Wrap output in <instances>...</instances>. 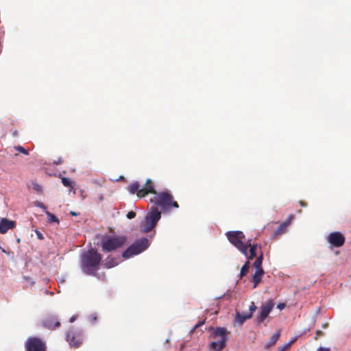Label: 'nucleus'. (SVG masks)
<instances>
[{"label":"nucleus","mask_w":351,"mask_h":351,"mask_svg":"<svg viewBox=\"0 0 351 351\" xmlns=\"http://www.w3.org/2000/svg\"><path fill=\"white\" fill-rule=\"evenodd\" d=\"M71 214L72 215H74V216H76V215H77V214H76L75 212H73V211H71Z\"/></svg>","instance_id":"42"},{"label":"nucleus","mask_w":351,"mask_h":351,"mask_svg":"<svg viewBox=\"0 0 351 351\" xmlns=\"http://www.w3.org/2000/svg\"><path fill=\"white\" fill-rule=\"evenodd\" d=\"M99 200H100V201L103 200V199H104V196H103V195L101 194V195L99 196Z\"/></svg>","instance_id":"41"},{"label":"nucleus","mask_w":351,"mask_h":351,"mask_svg":"<svg viewBox=\"0 0 351 351\" xmlns=\"http://www.w3.org/2000/svg\"><path fill=\"white\" fill-rule=\"evenodd\" d=\"M161 217V213L156 206H153L152 210L147 214L143 225L141 226L142 231L147 233L151 231L156 225Z\"/></svg>","instance_id":"8"},{"label":"nucleus","mask_w":351,"mask_h":351,"mask_svg":"<svg viewBox=\"0 0 351 351\" xmlns=\"http://www.w3.org/2000/svg\"><path fill=\"white\" fill-rule=\"evenodd\" d=\"M328 242L333 247H340L343 245L346 239L340 232H332L327 237Z\"/></svg>","instance_id":"11"},{"label":"nucleus","mask_w":351,"mask_h":351,"mask_svg":"<svg viewBox=\"0 0 351 351\" xmlns=\"http://www.w3.org/2000/svg\"><path fill=\"white\" fill-rule=\"evenodd\" d=\"M33 189L38 193L42 192V186L37 182L32 183Z\"/></svg>","instance_id":"25"},{"label":"nucleus","mask_w":351,"mask_h":351,"mask_svg":"<svg viewBox=\"0 0 351 351\" xmlns=\"http://www.w3.org/2000/svg\"><path fill=\"white\" fill-rule=\"evenodd\" d=\"M205 321L199 322L197 324L195 325V326L193 328V330H196L198 327L203 325L204 324Z\"/></svg>","instance_id":"30"},{"label":"nucleus","mask_w":351,"mask_h":351,"mask_svg":"<svg viewBox=\"0 0 351 351\" xmlns=\"http://www.w3.org/2000/svg\"><path fill=\"white\" fill-rule=\"evenodd\" d=\"M36 205H37L38 206H39V207L42 208H43V209H44V210H45V209H46L45 206L43 203H41V202H37V204H36Z\"/></svg>","instance_id":"34"},{"label":"nucleus","mask_w":351,"mask_h":351,"mask_svg":"<svg viewBox=\"0 0 351 351\" xmlns=\"http://www.w3.org/2000/svg\"><path fill=\"white\" fill-rule=\"evenodd\" d=\"M106 265H107V267H108V268H110V267H114V264L107 262V263H106Z\"/></svg>","instance_id":"36"},{"label":"nucleus","mask_w":351,"mask_h":351,"mask_svg":"<svg viewBox=\"0 0 351 351\" xmlns=\"http://www.w3.org/2000/svg\"><path fill=\"white\" fill-rule=\"evenodd\" d=\"M12 135H13V136H17L19 135V132L17 130H14L12 132Z\"/></svg>","instance_id":"39"},{"label":"nucleus","mask_w":351,"mask_h":351,"mask_svg":"<svg viewBox=\"0 0 351 351\" xmlns=\"http://www.w3.org/2000/svg\"><path fill=\"white\" fill-rule=\"evenodd\" d=\"M274 302L272 300H268L262 304L258 315H257L256 319L258 324H261L265 321L267 317L270 312L274 307Z\"/></svg>","instance_id":"10"},{"label":"nucleus","mask_w":351,"mask_h":351,"mask_svg":"<svg viewBox=\"0 0 351 351\" xmlns=\"http://www.w3.org/2000/svg\"><path fill=\"white\" fill-rule=\"evenodd\" d=\"M263 261V254L262 252H261L260 255L257 257V258L253 263V266L255 267L256 271H258L259 269H263L262 267Z\"/></svg>","instance_id":"20"},{"label":"nucleus","mask_w":351,"mask_h":351,"mask_svg":"<svg viewBox=\"0 0 351 351\" xmlns=\"http://www.w3.org/2000/svg\"><path fill=\"white\" fill-rule=\"evenodd\" d=\"M23 280L31 286H33L35 283L34 281H33L32 279L29 276H23Z\"/></svg>","instance_id":"26"},{"label":"nucleus","mask_w":351,"mask_h":351,"mask_svg":"<svg viewBox=\"0 0 351 351\" xmlns=\"http://www.w3.org/2000/svg\"><path fill=\"white\" fill-rule=\"evenodd\" d=\"M62 184L66 187L73 188V182L71 178L62 177L61 178Z\"/></svg>","instance_id":"22"},{"label":"nucleus","mask_w":351,"mask_h":351,"mask_svg":"<svg viewBox=\"0 0 351 351\" xmlns=\"http://www.w3.org/2000/svg\"><path fill=\"white\" fill-rule=\"evenodd\" d=\"M280 331L276 330L273 334V335L270 338L268 343L265 345V348L268 349V348L272 347L273 346H274L276 344V343L277 342V341L278 340V339L280 338Z\"/></svg>","instance_id":"19"},{"label":"nucleus","mask_w":351,"mask_h":351,"mask_svg":"<svg viewBox=\"0 0 351 351\" xmlns=\"http://www.w3.org/2000/svg\"><path fill=\"white\" fill-rule=\"evenodd\" d=\"M250 269V261H247L241 267L240 272V278H242L246 275Z\"/></svg>","instance_id":"21"},{"label":"nucleus","mask_w":351,"mask_h":351,"mask_svg":"<svg viewBox=\"0 0 351 351\" xmlns=\"http://www.w3.org/2000/svg\"><path fill=\"white\" fill-rule=\"evenodd\" d=\"M250 247V250H249V252L247 250V254H244L247 261H250V260H252L254 257L256 256V250H257V247H258V245L257 244H251L250 243V245L248 247V248Z\"/></svg>","instance_id":"18"},{"label":"nucleus","mask_w":351,"mask_h":351,"mask_svg":"<svg viewBox=\"0 0 351 351\" xmlns=\"http://www.w3.org/2000/svg\"><path fill=\"white\" fill-rule=\"evenodd\" d=\"M125 236L105 235L101 240L103 252H110L121 247L126 243Z\"/></svg>","instance_id":"2"},{"label":"nucleus","mask_w":351,"mask_h":351,"mask_svg":"<svg viewBox=\"0 0 351 351\" xmlns=\"http://www.w3.org/2000/svg\"><path fill=\"white\" fill-rule=\"evenodd\" d=\"M66 341L75 348H78L82 343L83 338L81 333L69 330L66 334Z\"/></svg>","instance_id":"12"},{"label":"nucleus","mask_w":351,"mask_h":351,"mask_svg":"<svg viewBox=\"0 0 351 351\" xmlns=\"http://www.w3.org/2000/svg\"><path fill=\"white\" fill-rule=\"evenodd\" d=\"M228 241L241 253L247 254V250L250 245V240L245 241V235L241 231H229L226 233Z\"/></svg>","instance_id":"4"},{"label":"nucleus","mask_w":351,"mask_h":351,"mask_svg":"<svg viewBox=\"0 0 351 351\" xmlns=\"http://www.w3.org/2000/svg\"><path fill=\"white\" fill-rule=\"evenodd\" d=\"M293 218V215H290L285 221H284L283 223L280 224L279 226L278 227V228L276 229V230L275 231V232L274 234V237H277L278 236H280V235L284 234L286 232V230H287V227L289 226Z\"/></svg>","instance_id":"16"},{"label":"nucleus","mask_w":351,"mask_h":351,"mask_svg":"<svg viewBox=\"0 0 351 351\" xmlns=\"http://www.w3.org/2000/svg\"><path fill=\"white\" fill-rule=\"evenodd\" d=\"M14 148L20 153L27 156L29 155V152L21 145L14 146Z\"/></svg>","instance_id":"24"},{"label":"nucleus","mask_w":351,"mask_h":351,"mask_svg":"<svg viewBox=\"0 0 351 351\" xmlns=\"http://www.w3.org/2000/svg\"><path fill=\"white\" fill-rule=\"evenodd\" d=\"M46 214L47 215V219L49 222L59 223V220H58V217L56 216H55L53 214H52L49 212H46Z\"/></svg>","instance_id":"23"},{"label":"nucleus","mask_w":351,"mask_h":351,"mask_svg":"<svg viewBox=\"0 0 351 351\" xmlns=\"http://www.w3.org/2000/svg\"><path fill=\"white\" fill-rule=\"evenodd\" d=\"M42 325L47 329L56 330L60 326L61 324L56 315H49L43 319Z\"/></svg>","instance_id":"13"},{"label":"nucleus","mask_w":351,"mask_h":351,"mask_svg":"<svg viewBox=\"0 0 351 351\" xmlns=\"http://www.w3.org/2000/svg\"><path fill=\"white\" fill-rule=\"evenodd\" d=\"M102 256L95 249L91 248L81 256V269L87 275L96 276L100 268Z\"/></svg>","instance_id":"1"},{"label":"nucleus","mask_w":351,"mask_h":351,"mask_svg":"<svg viewBox=\"0 0 351 351\" xmlns=\"http://www.w3.org/2000/svg\"><path fill=\"white\" fill-rule=\"evenodd\" d=\"M317 351H330V350L328 348L319 347L317 348Z\"/></svg>","instance_id":"31"},{"label":"nucleus","mask_w":351,"mask_h":351,"mask_svg":"<svg viewBox=\"0 0 351 351\" xmlns=\"http://www.w3.org/2000/svg\"><path fill=\"white\" fill-rule=\"evenodd\" d=\"M229 332L226 328L217 327L212 335L215 341L210 344V348L215 351H221L226 346V342L228 339Z\"/></svg>","instance_id":"6"},{"label":"nucleus","mask_w":351,"mask_h":351,"mask_svg":"<svg viewBox=\"0 0 351 351\" xmlns=\"http://www.w3.org/2000/svg\"><path fill=\"white\" fill-rule=\"evenodd\" d=\"M140 187V183L136 181L130 184L127 189L131 194H136L138 197H144L149 193L155 195L158 193L155 189L154 183L150 179L146 180L142 188Z\"/></svg>","instance_id":"3"},{"label":"nucleus","mask_w":351,"mask_h":351,"mask_svg":"<svg viewBox=\"0 0 351 351\" xmlns=\"http://www.w3.org/2000/svg\"><path fill=\"white\" fill-rule=\"evenodd\" d=\"M16 226L14 221L6 218H0V233L5 234L8 230L13 229Z\"/></svg>","instance_id":"15"},{"label":"nucleus","mask_w":351,"mask_h":351,"mask_svg":"<svg viewBox=\"0 0 351 351\" xmlns=\"http://www.w3.org/2000/svg\"><path fill=\"white\" fill-rule=\"evenodd\" d=\"M300 204L301 205V206L302 207H305L306 206V203L303 202V201H300Z\"/></svg>","instance_id":"37"},{"label":"nucleus","mask_w":351,"mask_h":351,"mask_svg":"<svg viewBox=\"0 0 351 351\" xmlns=\"http://www.w3.org/2000/svg\"><path fill=\"white\" fill-rule=\"evenodd\" d=\"M90 320L92 322H96V320H97V317H96V315H91L90 316Z\"/></svg>","instance_id":"33"},{"label":"nucleus","mask_w":351,"mask_h":351,"mask_svg":"<svg viewBox=\"0 0 351 351\" xmlns=\"http://www.w3.org/2000/svg\"><path fill=\"white\" fill-rule=\"evenodd\" d=\"M322 335H323L322 331L318 330L316 331V335L315 336L314 339L317 340L319 337L322 336Z\"/></svg>","instance_id":"29"},{"label":"nucleus","mask_w":351,"mask_h":351,"mask_svg":"<svg viewBox=\"0 0 351 351\" xmlns=\"http://www.w3.org/2000/svg\"><path fill=\"white\" fill-rule=\"evenodd\" d=\"M285 307V304L284 303H280L278 305V308L280 309H283Z\"/></svg>","instance_id":"35"},{"label":"nucleus","mask_w":351,"mask_h":351,"mask_svg":"<svg viewBox=\"0 0 351 351\" xmlns=\"http://www.w3.org/2000/svg\"><path fill=\"white\" fill-rule=\"evenodd\" d=\"M25 348L26 351H47L46 343L36 337H29L25 343Z\"/></svg>","instance_id":"9"},{"label":"nucleus","mask_w":351,"mask_h":351,"mask_svg":"<svg viewBox=\"0 0 351 351\" xmlns=\"http://www.w3.org/2000/svg\"><path fill=\"white\" fill-rule=\"evenodd\" d=\"M135 217H136V213L132 210L128 212L127 214V217L130 219H133Z\"/></svg>","instance_id":"28"},{"label":"nucleus","mask_w":351,"mask_h":351,"mask_svg":"<svg viewBox=\"0 0 351 351\" xmlns=\"http://www.w3.org/2000/svg\"><path fill=\"white\" fill-rule=\"evenodd\" d=\"M62 162V160L60 158H59L57 161L54 162V163L56 165H59V164H61Z\"/></svg>","instance_id":"38"},{"label":"nucleus","mask_w":351,"mask_h":351,"mask_svg":"<svg viewBox=\"0 0 351 351\" xmlns=\"http://www.w3.org/2000/svg\"><path fill=\"white\" fill-rule=\"evenodd\" d=\"M256 306L254 302H251L249 308V312L240 313L237 312L236 319L239 324H243L247 319L252 317L254 312L256 311Z\"/></svg>","instance_id":"14"},{"label":"nucleus","mask_w":351,"mask_h":351,"mask_svg":"<svg viewBox=\"0 0 351 351\" xmlns=\"http://www.w3.org/2000/svg\"><path fill=\"white\" fill-rule=\"evenodd\" d=\"M152 202L160 206L163 210H169L171 208H178L179 207L178 202L173 201V195L168 191L158 193L152 199Z\"/></svg>","instance_id":"5"},{"label":"nucleus","mask_w":351,"mask_h":351,"mask_svg":"<svg viewBox=\"0 0 351 351\" xmlns=\"http://www.w3.org/2000/svg\"><path fill=\"white\" fill-rule=\"evenodd\" d=\"M149 247V240L147 238H141L135 241L122 254L124 258H129L134 255H137L145 251Z\"/></svg>","instance_id":"7"},{"label":"nucleus","mask_w":351,"mask_h":351,"mask_svg":"<svg viewBox=\"0 0 351 351\" xmlns=\"http://www.w3.org/2000/svg\"><path fill=\"white\" fill-rule=\"evenodd\" d=\"M75 319V317L74 316L71 317V319H70V322H74Z\"/></svg>","instance_id":"40"},{"label":"nucleus","mask_w":351,"mask_h":351,"mask_svg":"<svg viewBox=\"0 0 351 351\" xmlns=\"http://www.w3.org/2000/svg\"><path fill=\"white\" fill-rule=\"evenodd\" d=\"M36 234H37L38 238L39 239L42 240V239H44V237H43V236L42 233H40V232L39 231H38V230H36Z\"/></svg>","instance_id":"32"},{"label":"nucleus","mask_w":351,"mask_h":351,"mask_svg":"<svg viewBox=\"0 0 351 351\" xmlns=\"http://www.w3.org/2000/svg\"><path fill=\"white\" fill-rule=\"evenodd\" d=\"M265 271L263 269H259L258 271H256L255 273L252 276V282H253V288H256L259 282L261 281L263 276L264 275Z\"/></svg>","instance_id":"17"},{"label":"nucleus","mask_w":351,"mask_h":351,"mask_svg":"<svg viewBox=\"0 0 351 351\" xmlns=\"http://www.w3.org/2000/svg\"><path fill=\"white\" fill-rule=\"evenodd\" d=\"M293 342L291 341L290 343H288L282 346H280L278 348V351H285L286 349H287L288 348H289L290 345L291 344V343Z\"/></svg>","instance_id":"27"}]
</instances>
